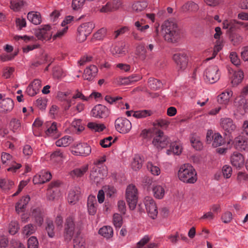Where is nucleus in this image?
<instances>
[{"instance_id": "a19ab883", "label": "nucleus", "mask_w": 248, "mask_h": 248, "mask_svg": "<svg viewBox=\"0 0 248 248\" xmlns=\"http://www.w3.org/2000/svg\"><path fill=\"white\" fill-rule=\"evenodd\" d=\"M88 127L95 132H101L106 128L104 124H98L93 122H90L87 124Z\"/></svg>"}, {"instance_id": "6e6552de", "label": "nucleus", "mask_w": 248, "mask_h": 248, "mask_svg": "<svg viewBox=\"0 0 248 248\" xmlns=\"http://www.w3.org/2000/svg\"><path fill=\"white\" fill-rule=\"evenodd\" d=\"M116 130L120 133L125 134L130 131L132 128L131 122L125 118H118L115 121Z\"/></svg>"}, {"instance_id": "37998d69", "label": "nucleus", "mask_w": 248, "mask_h": 248, "mask_svg": "<svg viewBox=\"0 0 248 248\" xmlns=\"http://www.w3.org/2000/svg\"><path fill=\"white\" fill-rule=\"evenodd\" d=\"M224 143V140L221 135L219 133H215L212 143L213 146L217 147L221 146Z\"/></svg>"}, {"instance_id": "7ed1b4c3", "label": "nucleus", "mask_w": 248, "mask_h": 248, "mask_svg": "<svg viewBox=\"0 0 248 248\" xmlns=\"http://www.w3.org/2000/svg\"><path fill=\"white\" fill-rule=\"evenodd\" d=\"M152 131L153 133L152 143L157 149H162L170 143V140L169 137L161 130L157 128H154Z\"/></svg>"}, {"instance_id": "2f4dec72", "label": "nucleus", "mask_w": 248, "mask_h": 248, "mask_svg": "<svg viewBox=\"0 0 248 248\" xmlns=\"http://www.w3.org/2000/svg\"><path fill=\"white\" fill-rule=\"evenodd\" d=\"M98 233L104 237L108 239L112 237L113 235V231L110 226H105L100 228Z\"/></svg>"}, {"instance_id": "bf43d9fd", "label": "nucleus", "mask_w": 248, "mask_h": 248, "mask_svg": "<svg viewBox=\"0 0 248 248\" xmlns=\"http://www.w3.org/2000/svg\"><path fill=\"white\" fill-rule=\"evenodd\" d=\"M221 219L224 223H229L232 219V214L229 211H227L222 215Z\"/></svg>"}, {"instance_id": "a18cd8bd", "label": "nucleus", "mask_w": 248, "mask_h": 248, "mask_svg": "<svg viewBox=\"0 0 248 248\" xmlns=\"http://www.w3.org/2000/svg\"><path fill=\"white\" fill-rule=\"evenodd\" d=\"M46 230L47 232V234L49 237L52 238L55 235V232L54 231V226L53 222L52 220H46Z\"/></svg>"}, {"instance_id": "6ab92c4d", "label": "nucleus", "mask_w": 248, "mask_h": 248, "mask_svg": "<svg viewBox=\"0 0 248 248\" xmlns=\"http://www.w3.org/2000/svg\"><path fill=\"white\" fill-rule=\"evenodd\" d=\"M220 125L221 127L225 131L231 133L236 128V125L231 118H224L220 120Z\"/></svg>"}, {"instance_id": "423d86ee", "label": "nucleus", "mask_w": 248, "mask_h": 248, "mask_svg": "<svg viewBox=\"0 0 248 248\" xmlns=\"http://www.w3.org/2000/svg\"><path fill=\"white\" fill-rule=\"evenodd\" d=\"M138 190L136 186L129 185L126 189V199L129 208L133 210L135 208L138 201Z\"/></svg>"}, {"instance_id": "58836bf2", "label": "nucleus", "mask_w": 248, "mask_h": 248, "mask_svg": "<svg viewBox=\"0 0 248 248\" xmlns=\"http://www.w3.org/2000/svg\"><path fill=\"white\" fill-rule=\"evenodd\" d=\"M88 169V165L83 166L79 168H77L71 172V175L72 176L81 177L87 171Z\"/></svg>"}, {"instance_id": "c03bdc74", "label": "nucleus", "mask_w": 248, "mask_h": 248, "mask_svg": "<svg viewBox=\"0 0 248 248\" xmlns=\"http://www.w3.org/2000/svg\"><path fill=\"white\" fill-rule=\"evenodd\" d=\"M71 141V137L69 136H64L63 138L57 140L56 141V145L58 147H66L68 146Z\"/></svg>"}, {"instance_id": "a878e982", "label": "nucleus", "mask_w": 248, "mask_h": 248, "mask_svg": "<svg viewBox=\"0 0 248 248\" xmlns=\"http://www.w3.org/2000/svg\"><path fill=\"white\" fill-rule=\"evenodd\" d=\"M31 215L34 217L35 222L39 226H41L44 222V215L39 208L32 210Z\"/></svg>"}, {"instance_id": "de8ad7c7", "label": "nucleus", "mask_w": 248, "mask_h": 248, "mask_svg": "<svg viewBox=\"0 0 248 248\" xmlns=\"http://www.w3.org/2000/svg\"><path fill=\"white\" fill-rule=\"evenodd\" d=\"M36 227L32 224L26 225L23 228V233L24 235L29 236L35 232Z\"/></svg>"}, {"instance_id": "13d9d810", "label": "nucleus", "mask_w": 248, "mask_h": 248, "mask_svg": "<svg viewBox=\"0 0 248 248\" xmlns=\"http://www.w3.org/2000/svg\"><path fill=\"white\" fill-rule=\"evenodd\" d=\"M222 171L225 178H229L232 175V167L227 165H224L222 168Z\"/></svg>"}, {"instance_id": "c9c22d12", "label": "nucleus", "mask_w": 248, "mask_h": 248, "mask_svg": "<svg viewBox=\"0 0 248 248\" xmlns=\"http://www.w3.org/2000/svg\"><path fill=\"white\" fill-rule=\"evenodd\" d=\"M182 152V148L175 142L171 143L170 148L167 150L166 153L170 155L172 154L174 155H179Z\"/></svg>"}, {"instance_id": "2eb2a0df", "label": "nucleus", "mask_w": 248, "mask_h": 248, "mask_svg": "<svg viewBox=\"0 0 248 248\" xmlns=\"http://www.w3.org/2000/svg\"><path fill=\"white\" fill-rule=\"evenodd\" d=\"M14 103L12 99L10 98L3 99L0 101V112L7 113L10 112L13 109Z\"/></svg>"}, {"instance_id": "aec40b11", "label": "nucleus", "mask_w": 248, "mask_h": 248, "mask_svg": "<svg viewBox=\"0 0 248 248\" xmlns=\"http://www.w3.org/2000/svg\"><path fill=\"white\" fill-rule=\"evenodd\" d=\"M46 125L47 128L45 133L47 136L51 137L53 139L58 138L60 136V134L57 130L56 123L47 122L46 124Z\"/></svg>"}, {"instance_id": "4c0bfd02", "label": "nucleus", "mask_w": 248, "mask_h": 248, "mask_svg": "<svg viewBox=\"0 0 248 248\" xmlns=\"http://www.w3.org/2000/svg\"><path fill=\"white\" fill-rule=\"evenodd\" d=\"M14 183L7 179H0V187L3 190H8L13 186Z\"/></svg>"}, {"instance_id": "f704fd0d", "label": "nucleus", "mask_w": 248, "mask_h": 248, "mask_svg": "<svg viewBox=\"0 0 248 248\" xmlns=\"http://www.w3.org/2000/svg\"><path fill=\"white\" fill-rule=\"evenodd\" d=\"M244 78L243 72L241 70L234 72L232 79V83L233 86H236L240 83Z\"/></svg>"}, {"instance_id": "0e129e2a", "label": "nucleus", "mask_w": 248, "mask_h": 248, "mask_svg": "<svg viewBox=\"0 0 248 248\" xmlns=\"http://www.w3.org/2000/svg\"><path fill=\"white\" fill-rule=\"evenodd\" d=\"M85 0H73L72 6L74 10H76L80 8L83 5Z\"/></svg>"}, {"instance_id": "20e7f679", "label": "nucleus", "mask_w": 248, "mask_h": 248, "mask_svg": "<svg viewBox=\"0 0 248 248\" xmlns=\"http://www.w3.org/2000/svg\"><path fill=\"white\" fill-rule=\"evenodd\" d=\"M76 232V225L73 217H67L64 225L63 237L67 242H69L73 238Z\"/></svg>"}, {"instance_id": "e2e57ef3", "label": "nucleus", "mask_w": 248, "mask_h": 248, "mask_svg": "<svg viewBox=\"0 0 248 248\" xmlns=\"http://www.w3.org/2000/svg\"><path fill=\"white\" fill-rule=\"evenodd\" d=\"M16 24L18 30H21L23 27L26 26V20L23 18H17L16 19Z\"/></svg>"}, {"instance_id": "72a5a7b5", "label": "nucleus", "mask_w": 248, "mask_h": 248, "mask_svg": "<svg viewBox=\"0 0 248 248\" xmlns=\"http://www.w3.org/2000/svg\"><path fill=\"white\" fill-rule=\"evenodd\" d=\"M154 197L158 199H161L165 195V190L163 186L157 185L153 186L152 188Z\"/></svg>"}, {"instance_id": "680f3d73", "label": "nucleus", "mask_w": 248, "mask_h": 248, "mask_svg": "<svg viewBox=\"0 0 248 248\" xmlns=\"http://www.w3.org/2000/svg\"><path fill=\"white\" fill-rule=\"evenodd\" d=\"M81 121L80 120H76L74 121L72 123V126L74 127L78 133L81 132L84 129L83 126L81 125Z\"/></svg>"}, {"instance_id": "69168bd1", "label": "nucleus", "mask_w": 248, "mask_h": 248, "mask_svg": "<svg viewBox=\"0 0 248 248\" xmlns=\"http://www.w3.org/2000/svg\"><path fill=\"white\" fill-rule=\"evenodd\" d=\"M84 108V105L82 103H78L76 107V108H73L70 110V115L71 116H73L75 114V110H77L78 112H80L82 110H83Z\"/></svg>"}, {"instance_id": "338daca9", "label": "nucleus", "mask_w": 248, "mask_h": 248, "mask_svg": "<svg viewBox=\"0 0 248 248\" xmlns=\"http://www.w3.org/2000/svg\"><path fill=\"white\" fill-rule=\"evenodd\" d=\"M63 155L62 152L60 150H57L54 152L50 155L51 159L56 160L57 158L58 159L62 158Z\"/></svg>"}, {"instance_id": "9d476101", "label": "nucleus", "mask_w": 248, "mask_h": 248, "mask_svg": "<svg viewBox=\"0 0 248 248\" xmlns=\"http://www.w3.org/2000/svg\"><path fill=\"white\" fill-rule=\"evenodd\" d=\"M72 152L76 155L86 156L91 153V147L86 143H79L73 147Z\"/></svg>"}, {"instance_id": "774afa93", "label": "nucleus", "mask_w": 248, "mask_h": 248, "mask_svg": "<svg viewBox=\"0 0 248 248\" xmlns=\"http://www.w3.org/2000/svg\"><path fill=\"white\" fill-rule=\"evenodd\" d=\"M241 56L242 59L244 61H248V46L242 47Z\"/></svg>"}, {"instance_id": "f3484780", "label": "nucleus", "mask_w": 248, "mask_h": 248, "mask_svg": "<svg viewBox=\"0 0 248 248\" xmlns=\"http://www.w3.org/2000/svg\"><path fill=\"white\" fill-rule=\"evenodd\" d=\"M122 2L120 0H111L108 1L100 11L101 12H108L118 9L121 6Z\"/></svg>"}, {"instance_id": "1a4fd4ad", "label": "nucleus", "mask_w": 248, "mask_h": 248, "mask_svg": "<svg viewBox=\"0 0 248 248\" xmlns=\"http://www.w3.org/2000/svg\"><path fill=\"white\" fill-rule=\"evenodd\" d=\"M146 211L148 216L152 219H155L157 215L158 211L155 202L151 197H146L144 200Z\"/></svg>"}, {"instance_id": "79ce46f5", "label": "nucleus", "mask_w": 248, "mask_h": 248, "mask_svg": "<svg viewBox=\"0 0 248 248\" xmlns=\"http://www.w3.org/2000/svg\"><path fill=\"white\" fill-rule=\"evenodd\" d=\"M24 1L21 0H11L10 7L15 11H19L24 5Z\"/></svg>"}, {"instance_id": "f257e3e1", "label": "nucleus", "mask_w": 248, "mask_h": 248, "mask_svg": "<svg viewBox=\"0 0 248 248\" xmlns=\"http://www.w3.org/2000/svg\"><path fill=\"white\" fill-rule=\"evenodd\" d=\"M162 30L164 39L168 42L175 43L181 38V30L174 19L165 21L162 25Z\"/></svg>"}, {"instance_id": "cd10ccee", "label": "nucleus", "mask_w": 248, "mask_h": 248, "mask_svg": "<svg viewBox=\"0 0 248 248\" xmlns=\"http://www.w3.org/2000/svg\"><path fill=\"white\" fill-rule=\"evenodd\" d=\"M28 19L34 25L40 24L41 22V17L39 13L31 11L27 15Z\"/></svg>"}, {"instance_id": "09e8293b", "label": "nucleus", "mask_w": 248, "mask_h": 248, "mask_svg": "<svg viewBox=\"0 0 248 248\" xmlns=\"http://www.w3.org/2000/svg\"><path fill=\"white\" fill-rule=\"evenodd\" d=\"M125 44L124 43H122L121 45L115 46L112 50L113 54H125Z\"/></svg>"}, {"instance_id": "dca6fc26", "label": "nucleus", "mask_w": 248, "mask_h": 248, "mask_svg": "<svg viewBox=\"0 0 248 248\" xmlns=\"http://www.w3.org/2000/svg\"><path fill=\"white\" fill-rule=\"evenodd\" d=\"M52 177L51 174L48 171H42L36 175L33 178V182L35 185L44 184L49 181Z\"/></svg>"}, {"instance_id": "39448f33", "label": "nucleus", "mask_w": 248, "mask_h": 248, "mask_svg": "<svg viewBox=\"0 0 248 248\" xmlns=\"http://www.w3.org/2000/svg\"><path fill=\"white\" fill-rule=\"evenodd\" d=\"M95 25L91 22L82 24L78 29V41L79 42H84L87 37L91 33Z\"/></svg>"}, {"instance_id": "864d4df0", "label": "nucleus", "mask_w": 248, "mask_h": 248, "mask_svg": "<svg viewBox=\"0 0 248 248\" xmlns=\"http://www.w3.org/2000/svg\"><path fill=\"white\" fill-rule=\"evenodd\" d=\"M106 33L107 29L102 28L93 34V37L96 40H101L106 36Z\"/></svg>"}, {"instance_id": "473e14b6", "label": "nucleus", "mask_w": 248, "mask_h": 248, "mask_svg": "<svg viewBox=\"0 0 248 248\" xmlns=\"http://www.w3.org/2000/svg\"><path fill=\"white\" fill-rule=\"evenodd\" d=\"M51 29L49 25H45L40 28L36 31V35L39 39H44L46 38L47 36L46 34L47 31H49Z\"/></svg>"}, {"instance_id": "7c9ffc66", "label": "nucleus", "mask_w": 248, "mask_h": 248, "mask_svg": "<svg viewBox=\"0 0 248 248\" xmlns=\"http://www.w3.org/2000/svg\"><path fill=\"white\" fill-rule=\"evenodd\" d=\"M74 248H85V240L80 236L78 232L76 233V235L73 240Z\"/></svg>"}, {"instance_id": "ddd939ff", "label": "nucleus", "mask_w": 248, "mask_h": 248, "mask_svg": "<svg viewBox=\"0 0 248 248\" xmlns=\"http://www.w3.org/2000/svg\"><path fill=\"white\" fill-rule=\"evenodd\" d=\"M109 114L108 109L106 106L101 104L96 105L91 111L92 116L97 118H107Z\"/></svg>"}, {"instance_id": "49530a36", "label": "nucleus", "mask_w": 248, "mask_h": 248, "mask_svg": "<svg viewBox=\"0 0 248 248\" xmlns=\"http://www.w3.org/2000/svg\"><path fill=\"white\" fill-rule=\"evenodd\" d=\"M151 115V112L150 110H141L135 111L133 114V116L137 118L141 119L150 116Z\"/></svg>"}, {"instance_id": "393cba45", "label": "nucleus", "mask_w": 248, "mask_h": 248, "mask_svg": "<svg viewBox=\"0 0 248 248\" xmlns=\"http://www.w3.org/2000/svg\"><path fill=\"white\" fill-rule=\"evenodd\" d=\"M100 169L93 168L90 173V178L94 183L98 184L103 179L104 175L100 172Z\"/></svg>"}, {"instance_id": "ea45409f", "label": "nucleus", "mask_w": 248, "mask_h": 248, "mask_svg": "<svg viewBox=\"0 0 248 248\" xmlns=\"http://www.w3.org/2000/svg\"><path fill=\"white\" fill-rule=\"evenodd\" d=\"M199 8L198 5L193 1H188L183 6V9L184 10L190 12H197Z\"/></svg>"}, {"instance_id": "5fc2aeb1", "label": "nucleus", "mask_w": 248, "mask_h": 248, "mask_svg": "<svg viewBox=\"0 0 248 248\" xmlns=\"http://www.w3.org/2000/svg\"><path fill=\"white\" fill-rule=\"evenodd\" d=\"M131 166L132 169L135 170H137L141 168L142 167L141 159L139 156L135 157L132 162Z\"/></svg>"}, {"instance_id": "5701e85b", "label": "nucleus", "mask_w": 248, "mask_h": 248, "mask_svg": "<svg viewBox=\"0 0 248 248\" xmlns=\"http://www.w3.org/2000/svg\"><path fill=\"white\" fill-rule=\"evenodd\" d=\"M97 202L96 197L93 195H90L87 201V207L89 214L94 215L97 211Z\"/></svg>"}, {"instance_id": "412c9836", "label": "nucleus", "mask_w": 248, "mask_h": 248, "mask_svg": "<svg viewBox=\"0 0 248 248\" xmlns=\"http://www.w3.org/2000/svg\"><path fill=\"white\" fill-rule=\"evenodd\" d=\"M244 157L240 153L234 152L231 155V164L236 168H241L244 165Z\"/></svg>"}, {"instance_id": "8fccbe9b", "label": "nucleus", "mask_w": 248, "mask_h": 248, "mask_svg": "<svg viewBox=\"0 0 248 248\" xmlns=\"http://www.w3.org/2000/svg\"><path fill=\"white\" fill-rule=\"evenodd\" d=\"M113 224L116 228H120L123 224V218L121 215L115 213L113 217Z\"/></svg>"}, {"instance_id": "4468645a", "label": "nucleus", "mask_w": 248, "mask_h": 248, "mask_svg": "<svg viewBox=\"0 0 248 248\" xmlns=\"http://www.w3.org/2000/svg\"><path fill=\"white\" fill-rule=\"evenodd\" d=\"M232 144L238 150L248 151V139L245 137L239 136L235 138Z\"/></svg>"}, {"instance_id": "f03ea898", "label": "nucleus", "mask_w": 248, "mask_h": 248, "mask_svg": "<svg viewBox=\"0 0 248 248\" xmlns=\"http://www.w3.org/2000/svg\"><path fill=\"white\" fill-rule=\"evenodd\" d=\"M178 177L180 181L187 184H194L197 180L196 172L189 164H185L180 167Z\"/></svg>"}, {"instance_id": "3c124183", "label": "nucleus", "mask_w": 248, "mask_h": 248, "mask_svg": "<svg viewBox=\"0 0 248 248\" xmlns=\"http://www.w3.org/2000/svg\"><path fill=\"white\" fill-rule=\"evenodd\" d=\"M147 168L154 175H158L160 173V169L157 166H154L151 162L147 163Z\"/></svg>"}, {"instance_id": "603ef678", "label": "nucleus", "mask_w": 248, "mask_h": 248, "mask_svg": "<svg viewBox=\"0 0 248 248\" xmlns=\"http://www.w3.org/2000/svg\"><path fill=\"white\" fill-rule=\"evenodd\" d=\"M190 142L193 147L197 150H200L202 148V144L198 138L192 137Z\"/></svg>"}, {"instance_id": "e433bc0d", "label": "nucleus", "mask_w": 248, "mask_h": 248, "mask_svg": "<svg viewBox=\"0 0 248 248\" xmlns=\"http://www.w3.org/2000/svg\"><path fill=\"white\" fill-rule=\"evenodd\" d=\"M148 84L150 88L155 90H157L162 86V84L160 80L153 78H150L148 79Z\"/></svg>"}, {"instance_id": "a211bd4d", "label": "nucleus", "mask_w": 248, "mask_h": 248, "mask_svg": "<svg viewBox=\"0 0 248 248\" xmlns=\"http://www.w3.org/2000/svg\"><path fill=\"white\" fill-rule=\"evenodd\" d=\"M98 68L95 65H91L84 71L83 77L84 79L92 81L97 75Z\"/></svg>"}, {"instance_id": "f8f14e48", "label": "nucleus", "mask_w": 248, "mask_h": 248, "mask_svg": "<svg viewBox=\"0 0 248 248\" xmlns=\"http://www.w3.org/2000/svg\"><path fill=\"white\" fill-rule=\"evenodd\" d=\"M218 68L216 65H211L207 68L205 71L207 79L210 83L217 82L220 78Z\"/></svg>"}, {"instance_id": "c85d7f7f", "label": "nucleus", "mask_w": 248, "mask_h": 248, "mask_svg": "<svg viewBox=\"0 0 248 248\" xmlns=\"http://www.w3.org/2000/svg\"><path fill=\"white\" fill-rule=\"evenodd\" d=\"M232 95V92L231 91L223 92L218 96L217 102L220 104L226 105Z\"/></svg>"}, {"instance_id": "052dcab7", "label": "nucleus", "mask_w": 248, "mask_h": 248, "mask_svg": "<svg viewBox=\"0 0 248 248\" xmlns=\"http://www.w3.org/2000/svg\"><path fill=\"white\" fill-rule=\"evenodd\" d=\"M10 126L12 128L13 131L15 132L20 127V122L19 120L16 118H13L10 123Z\"/></svg>"}, {"instance_id": "9b49d317", "label": "nucleus", "mask_w": 248, "mask_h": 248, "mask_svg": "<svg viewBox=\"0 0 248 248\" xmlns=\"http://www.w3.org/2000/svg\"><path fill=\"white\" fill-rule=\"evenodd\" d=\"M173 59L177 64L179 71H183L186 69L188 64V58L186 54L185 53L175 54Z\"/></svg>"}, {"instance_id": "bb28decb", "label": "nucleus", "mask_w": 248, "mask_h": 248, "mask_svg": "<svg viewBox=\"0 0 248 248\" xmlns=\"http://www.w3.org/2000/svg\"><path fill=\"white\" fill-rule=\"evenodd\" d=\"M80 197V191L78 188L75 187L74 189L70 191L68 195V200L69 203L75 204L79 200Z\"/></svg>"}, {"instance_id": "4be33fe9", "label": "nucleus", "mask_w": 248, "mask_h": 248, "mask_svg": "<svg viewBox=\"0 0 248 248\" xmlns=\"http://www.w3.org/2000/svg\"><path fill=\"white\" fill-rule=\"evenodd\" d=\"M41 87V81L38 79H35L28 86L26 92L30 96H34L38 93Z\"/></svg>"}, {"instance_id": "6e6d98bb", "label": "nucleus", "mask_w": 248, "mask_h": 248, "mask_svg": "<svg viewBox=\"0 0 248 248\" xmlns=\"http://www.w3.org/2000/svg\"><path fill=\"white\" fill-rule=\"evenodd\" d=\"M19 229V227L16 221H12L9 225V232L12 235L15 234Z\"/></svg>"}, {"instance_id": "c756f323", "label": "nucleus", "mask_w": 248, "mask_h": 248, "mask_svg": "<svg viewBox=\"0 0 248 248\" xmlns=\"http://www.w3.org/2000/svg\"><path fill=\"white\" fill-rule=\"evenodd\" d=\"M222 28L227 29L230 32H232L237 29V22L233 20H225L222 23Z\"/></svg>"}, {"instance_id": "4d7b16f0", "label": "nucleus", "mask_w": 248, "mask_h": 248, "mask_svg": "<svg viewBox=\"0 0 248 248\" xmlns=\"http://www.w3.org/2000/svg\"><path fill=\"white\" fill-rule=\"evenodd\" d=\"M28 248H38V241L36 237L31 236L28 239Z\"/></svg>"}, {"instance_id": "0eeeda50", "label": "nucleus", "mask_w": 248, "mask_h": 248, "mask_svg": "<svg viewBox=\"0 0 248 248\" xmlns=\"http://www.w3.org/2000/svg\"><path fill=\"white\" fill-rule=\"evenodd\" d=\"M1 162L3 165L9 166L7 169V171L16 172L17 170L21 167V165L12 161V156L11 155L6 153H2L1 154Z\"/></svg>"}, {"instance_id": "b1692460", "label": "nucleus", "mask_w": 248, "mask_h": 248, "mask_svg": "<svg viewBox=\"0 0 248 248\" xmlns=\"http://www.w3.org/2000/svg\"><path fill=\"white\" fill-rule=\"evenodd\" d=\"M147 51L146 50L143 44H140L137 46L136 54L141 60H144L147 57L149 59H152L153 58V55L150 54L149 55H147Z\"/></svg>"}]
</instances>
